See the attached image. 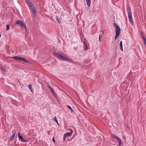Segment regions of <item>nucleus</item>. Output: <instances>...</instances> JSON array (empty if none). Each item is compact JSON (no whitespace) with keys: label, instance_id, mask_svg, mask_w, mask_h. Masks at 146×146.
<instances>
[{"label":"nucleus","instance_id":"obj_8","mask_svg":"<svg viewBox=\"0 0 146 146\" xmlns=\"http://www.w3.org/2000/svg\"><path fill=\"white\" fill-rule=\"evenodd\" d=\"M30 8L31 10L32 11V12L33 13V15L34 17H35L36 16V15L37 12V11L36 10L35 7V6L33 5L31 7H30Z\"/></svg>","mask_w":146,"mask_h":146},{"label":"nucleus","instance_id":"obj_7","mask_svg":"<svg viewBox=\"0 0 146 146\" xmlns=\"http://www.w3.org/2000/svg\"><path fill=\"white\" fill-rule=\"evenodd\" d=\"M69 131H71L69 132H68L66 134H64V141L65 139V138L67 137H68L71 136L72 135V133H73V130L71 129H69Z\"/></svg>","mask_w":146,"mask_h":146},{"label":"nucleus","instance_id":"obj_13","mask_svg":"<svg viewBox=\"0 0 146 146\" xmlns=\"http://www.w3.org/2000/svg\"><path fill=\"white\" fill-rule=\"evenodd\" d=\"M87 3V5L88 6H90L91 4V0H86Z\"/></svg>","mask_w":146,"mask_h":146},{"label":"nucleus","instance_id":"obj_3","mask_svg":"<svg viewBox=\"0 0 146 146\" xmlns=\"http://www.w3.org/2000/svg\"><path fill=\"white\" fill-rule=\"evenodd\" d=\"M54 55L57 57L58 58L59 60L62 61H65L67 58L63 56L62 54L54 52Z\"/></svg>","mask_w":146,"mask_h":146},{"label":"nucleus","instance_id":"obj_11","mask_svg":"<svg viewBox=\"0 0 146 146\" xmlns=\"http://www.w3.org/2000/svg\"><path fill=\"white\" fill-rule=\"evenodd\" d=\"M120 46L121 50V51H123V50L122 45V41H121L120 42Z\"/></svg>","mask_w":146,"mask_h":146},{"label":"nucleus","instance_id":"obj_23","mask_svg":"<svg viewBox=\"0 0 146 146\" xmlns=\"http://www.w3.org/2000/svg\"><path fill=\"white\" fill-rule=\"evenodd\" d=\"M25 0L26 3L27 4L31 2L30 1V0Z\"/></svg>","mask_w":146,"mask_h":146},{"label":"nucleus","instance_id":"obj_6","mask_svg":"<svg viewBox=\"0 0 146 146\" xmlns=\"http://www.w3.org/2000/svg\"><path fill=\"white\" fill-rule=\"evenodd\" d=\"M111 134V137L113 139H116L119 143V145L121 146L122 143L121 141L119 138L117 136H116L112 134Z\"/></svg>","mask_w":146,"mask_h":146},{"label":"nucleus","instance_id":"obj_32","mask_svg":"<svg viewBox=\"0 0 146 146\" xmlns=\"http://www.w3.org/2000/svg\"><path fill=\"white\" fill-rule=\"evenodd\" d=\"M127 127L128 128H129V127H128V126H127Z\"/></svg>","mask_w":146,"mask_h":146},{"label":"nucleus","instance_id":"obj_30","mask_svg":"<svg viewBox=\"0 0 146 146\" xmlns=\"http://www.w3.org/2000/svg\"><path fill=\"white\" fill-rule=\"evenodd\" d=\"M1 35L0 34V38H1Z\"/></svg>","mask_w":146,"mask_h":146},{"label":"nucleus","instance_id":"obj_18","mask_svg":"<svg viewBox=\"0 0 146 146\" xmlns=\"http://www.w3.org/2000/svg\"><path fill=\"white\" fill-rule=\"evenodd\" d=\"M67 106L68 107V108L71 110V112H72L73 111V110L72 109V108L70 106L68 105H67Z\"/></svg>","mask_w":146,"mask_h":146},{"label":"nucleus","instance_id":"obj_19","mask_svg":"<svg viewBox=\"0 0 146 146\" xmlns=\"http://www.w3.org/2000/svg\"><path fill=\"white\" fill-rule=\"evenodd\" d=\"M6 30L7 31L9 30L10 29V26L9 24L6 25Z\"/></svg>","mask_w":146,"mask_h":146},{"label":"nucleus","instance_id":"obj_22","mask_svg":"<svg viewBox=\"0 0 146 146\" xmlns=\"http://www.w3.org/2000/svg\"><path fill=\"white\" fill-rule=\"evenodd\" d=\"M65 61H69L71 62H72L73 61L71 59H68L67 58V59H66V60H65Z\"/></svg>","mask_w":146,"mask_h":146},{"label":"nucleus","instance_id":"obj_26","mask_svg":"<svg viewBox=\"0 0 146 146\" xmlns=\"http://www.w3.org/2000/svg\"><path fill=\"white\" fill-rule=\"evenodd\" d=\"M52 140H53V141L54 142V143L55 142V140L54 139V137L52 138Z\"/></svg>","mask_w":146,"mask_h":146},{"label":"nucleus","instance_id":"obj_25","mask_svg":"<svg viewBox=\"0 0 146 146\" xmlns=\"http://www.w3.org/2000/svg\"><path fill=\"white\" fill-rule=\"evenodd\" d=\"M48 87L50 90H51L52 89H53L50 86H48Z\"/></svg>","mask_w":146,"mask_h":146},{"label":"nucleus","instance_id":"obj_24","mask_svg":"<svg viewBox=\"0 0 146 146\" xmlns=\"http://www.w3.org/2000/svg\"><path fill=\"white\" fill-rule=\"evenodd\" d=\"M101 36H100V35L99 36V41L101 42Z\"/></svg>","mask_w":146,"mask_h":146},{"label":"nucleus","instance_id":"obj_12","mask_svg":"<svg viewBox=\"0 0 146 146\" xmlns=\"http://www.w3.org/2000/svg\"><path fill=\"white\" fill-rule=\"evenodd\" d=\"M28 87L30 90L31 91V92L32 93H33V88L32 87V85L31 84H29L28 85Z\"/></svg>","mask_w":146,"mask_h":146},{"label":"nucleus","instance_id":"obj_2","mask_svg":"<svg viewBox=\"0 0 146 146\" xmlns=\"http://www.w3.org/2000/svg\"><path fill=\"white\" fill-rule=\"evenodd\" d=\"M115 29V32L116 33V35L115 40H116L117 38H118L119 36L120 33V29L119 27L115 23H113Z\"/></svg>","mask_w":146,"mask_h":146},{"label":"nucleus","instance_id":"obj_15","mask_svg":"<svg viewBox=\"0 0 146 146\" xmlns=\"http://www.w3.org/2000/svg\"><path fill=\"white\" fill-rule=\"evenodd\" d=\"M83 43H84V44L85 47V50H86L88 49V47L87 44L85 41V40H84V41H83Z\"/></svg>","mask_w":146,"mask_h":146},{"label":"nucleus","instance_id":"obj_27","mask_svg":"<svg viewBox=\"0 0 146 146\" xmlns=\"http://www.w3.org/2000/svg\"><path fill=\"white\" fill-rule=\"evenodd\" d=\"M76 48H77V47H74V50H76Z\"/></svg>","mask_w":146,"mask_h":146},{"label":"nucleus","instance_id":"obj_17","mask_svg":"<svg viewBox=\"0 0 146 146\" xmlns=\"http://www.w3.org/2000/svg\"><path fill=\"white\" fill-rule=\"evenodd\" d=\"M53 119H54V121H55L58 124L56 117L55 116H54V117L53 118Z\"/></svg>","mask_w":146,"mask_h":146},{"label":"nucleus","instance_id":"obj_4","mask_svg":"<svg viewBox=\"0 0 146 146\" xmlns=\"http://www.w3.org/2000/svg\"><path fill=\"white\" fill-rule=\"evenodd\" d=\"M13 59H15L16 60H19L20 61H22L26 63H29V62L25 58L23 57H20L19 56H14L12 57Z\"/></svg>","mask_w":146,"mask_h":146},{"label":"nucleus","instance_id":"obj_14","mask_svg":"<svg viewBox=\"0 0 146 146\" xmlns=\"http://www.w3.org/2000/svg\"><path fill=\"white\" fill-rule=\"evenodd\" d=\"M15 134H16V133H13V135L12 136V137L10 138V139H9L10 141H12L13 139L15 137Z\"/></svg>","mask_w":146,"mask_h":146},{"label":"nucleus","instance_id":"obj_20","mask_svg":"<svg viewBox=\"0 0 146 146\" xmlns=\"http://www.w3.org/2000/svg\"><path fill=\"white\" fill-rule=\"evenodd\" d=\"M143 40L144 41V43L145 44H146V38L144 36H143Z\"/></svg>","mask_w":146,"mask_h":146},{"label":"nucleus","instance_id":"obj_10","mask_svg":"<svg viewBox=\"0 0 146 146\" xmlns=\"http://www.w3.org/2000/svg\"><path fill=\"white\" fill-rule=\"evenodd\" d=\"M56 19L59 24H60L61 23V19L58 16H56Z\"/></svg>","mask_w":146,"mask_h":146},{"label":"nucleus","instance_id":"obj_16","mask_svg":"<svg viewBox=\"0 0 146 146\" xmlns=\"http://www.w3.org/2000/svg\"><path fill=\"white\" fill-rule=\"evenodd\" d=\"M52 94L54 96H56V94L55 93V92L54 90V89H53L51 90Z\"/></svg>","mask_w":146,"mask_h":146},{"label":"nucleus","instance_id":"obj_5","mask_svg":"<svg viewBox=\"0 0 146 146\" xmlns=\"http://www.w3.org/2000/svg\"><path fill=\"white\" fill-rule=\"evenodd\" d=\"M16 23L17 24L20 25L22 27L24 28L25 29L26 31H27V29L26 24L23 22L21 20L18 21L16 22Z\"/></svg>","mask_w":146,"mask_h":146},{"label":"nucleus","instance_id":"obj_9","mask_svg":"<svg viewBox=\"0 0 146 146\" xmlns=\"http://www.w3.org/2000/svg\"><path fill=\"white\" fill-rule=\"evenodd\" d=\"M18 137L20 139L21 141L24 142H25L27 141V140L26 139H24L23 137L22 136H21L20 135V134L19 133L18 134Z\"/></svg>","mask_w":146,"mask_h":146},{"label":"nucleus","instance_id":"obj_31","mask_svg":"<svg viewBox=\"0 0 146 146\" xmlns=\"http://www.w3.org/2000/svg\"><path fill=\"white\" fill-rule=\"evenodd\" d=\"M84 40H82V41H83H83H84Z\"/></svg>","mask_w":146,"mask_h":146},{"label":"nucleus","instance_id":"obj_29","mask_svg":"<svg viewBox=\"0 0 146 146\" xmlns=\"http://www.w3.org/2000/svg\"><path fill=\"white\" fill-rule=\"evenodd\" d=\"M104 31H103V34H104Z\"/></svg>","mask_w":146,"mask_h":146},{"label":"nucleus","instance_id":"obj_21","mask_svg":"<svg viewBox=\"0 0 146 146\" xmlns=\"http://www.w3.org/2000/svg\"><path fill=\"white\" fill-rule=\"evenodd\" d=\"M27 5L29 6L30 7H31L33 6L34 5L31 2L30 3L27 4Z\"/></svg>","mask_w":146,"mask_h":146},{"label":"nucleus","instance_id":"obj_28","mask_svg":"<svg viewBox=\"0 0 146 146\" xmlns=\"http://www.w3.org/2000/svg\"><path fill=\"white\" fill-rule=\"evenodd\" d=\"M1 68L3 70H4V68L3 67H1Z\"/></svg>","mask_w":146,"mask_h":146},{"label":"nucleus","instance_id":"obj_1","mask_svg":"<svg viewBox=\"0 0 146 146\" xmlns=\"http://www.w3.org/2000/svg\"><path fill=\"white\" fill-rule=\"evenodd\" d=\"M127 11L128 13V17L129 21L132 25L133 24V20L132 17V15L131 13V8L129 4H127Z\"/></svg>","mask_w":146,"mask_h":146}]
</instances>
